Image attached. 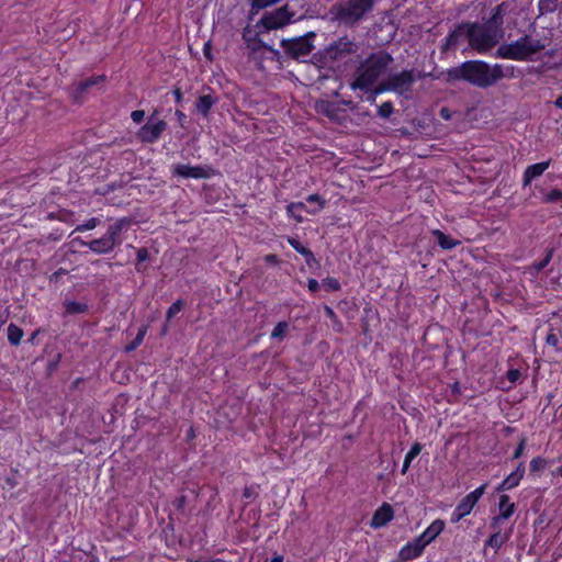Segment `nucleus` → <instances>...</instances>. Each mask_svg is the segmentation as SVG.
I'll list each match as a JSON object with an SVG mask.
<instances>
[{
    "instance_id": "obj_27",
    "label": "nucleus",
    "mask_w": 562,
    "mask_h": 562,
    "mask_svg": "<svg viewBox=\"0 0 562 562\" xmlns=\"http://www.w3.org/2000/svg\"><path fill=\"white\" fill-rule=\"evenodd\" d=\"M65 311L68 314H81L88 308L87 304L77 301H66L64 303Z\"/></svg>"
},
{
    "instance_id": "obj_13",
    "label": "nucleus",
    "mask_w": 562,
    "mask_h": 562,
    "mask_svg": "<svg viewBox=\"0 0 562 562\" xmlns=\"http://www.w3.org/2000/svg\"><path fill=\"white\" fill-rule=\"evenodd\" d=\"M445 526L442 519H436L417 538L426 548L443 531Z\"/></svg>"
},
{
    "instance_id": "obj_54",
    "label": "nucleus",
    "mask_w": 562,
    "mask_h": 562,
    "mask_svg": "<svg viewBox=\"0 0 562 562\" xmlns=\"http://www.w3.org/2000/svg\"><path fill=\"white\" fill-rule=\"evenodd\" d=\"M203 50H204L205 56H207V57H209V53H210V50H211V44H210V42H206V43L204 44Z\"/></svg>"
},
{
    "instance_id": "obj_56",
    "label": "nucleus",
    "mask_w": 562,
    "mask_h": 562,
    "mask_svg": "<svg viewBox=\"0 0 562 562\" xmlns=\"http://www.w3.org/2000/svg\"><path fill=\"white\" fill-rule=\"evenodd\" d=\"M193 562H225L221 559H212V560H195Z\"/></svg>"
},
{
    "instance_id": "obj_44",
    "label": "nucleus",
    "mask_w": 562,
    "mask_h": 562,
    "mask_svg": "<svg viewBox=\"0 0 562 562\" xmlns=\"http://www.w3.org/2000/svg\"><path fill=\"white\" fill-rule=\"evenodd\" d=\"M551 260V255H547L544 259H542L540 262H537L533 265V268L537 272L541 271L544 267L548 266V263Z\"/></svg>"
},
{
    "instance_id": "obj_16",
    "label": "nucleus",
    "mask_w": 562,
    "mask_h": 562,
    "mask_svg": "<svg viewBox=\"0 0 562 562\" xmlns=\"http://www.w3.org/2000/svg\"><path fill=\"white\" fill-rule=\"evenodd\" d=\"M525 474L524 463H519L517 469L505 477V480L496 487V492L512 490L519 485Z\"/></svg>"
},
{
    "instance_id": "obj_20",
    "label": "nucleus",
    "mask_w": 562,
    "mask_h": 562,
    "mask_svg": "<svg viewBox=\"0 0 562 562\" xmlns=\"http://www.w3.org/2000/svg\"><path fill=\"white\" fill-rule=\"evenodd\" d=\"M130 225V221L126 218H121L111 225L105 234L106 237H110L115 246L117 238L123 229L127 228Z\"/></svg>"
},
{
    "instance_id": "obj_46",
    "label": "nucleus",
    "mask_w": 562,
    "mask_h": 562,
    "mask_svg": "<svg viewBox=\"0 0 562 562\" xmlns=\"http://www.w3.org/2000/svg\"><path fill=\"white\" fill-rule=\"evenodd\" d=\"M465 515L461 510H459L458 507L454 508V510L451 514V522H459L462 518H464Z\"/></svg>"
},
{
    "instance_id": "obj_12",
    "label": "nucleus",
    "mask_w": 562,
    "mask_h": 562,
    "mask_svg": "<svg viewBox=\"0 0 562 562\" xmlns=\"http://www.w3.org/2000/svg\"><path fill=\"white\" fill-rule=\"evenodd\" d=\"M394 518L393 507L389 503H383L373 514L370 526L374 529L386 526Z\"/></svg>"
},
{
    "instance_id": "obj_40",
    "label": "nucleus",
    "mask_w": 562,
    "mask_h": 562,
    "mask_svg": "<svg viewBox=\"0 0 562 562\" xmlns=\"http://www.w3.org/2000/svg\"><path fill=\"white\" fill-rule=\"evenodd\" d=\"M97 225H98V220L93 217V218L88 220L86 223L79 225L77 227V231H80V232L90 231V229L95 228Z\"/></svg>"
},
{
    "instance_id": "obj_59",
    "label": "nucleus",
    "mask_w": 562,
    "mask_h": 562,
    "mask_svg": "<svg viewBox=\"0 0 562 562\" xmlns=\"http://www.w3.org/2000/svg\"><path fill=\"white\" fill-rule=\"evenodd\" d=\"M555 474L562 476V464L555 470Z\"/></svg>"
},
{
    "instance_id": "obj_48",
    "label": "nucleus",
    "mask_w": 562,
    "mask_h": 562,
    "mask_svg": "<svg viewBox=\"0 0 562 562\" xmlns=\"http://www.w3.org/2000/svg\"><path fill=\"white\" fill-rule=\"evenodd\" d=\"M147 258H148V251L146 248H140L137 250L138 261H145Z\"/></svg>"
},
{
    "instance_id": "obj_18",
    "label": "nucleus",
    "mask_w": 562,
    "mask_h": 562,
    "mask_svg": "<svg viewBox=\"0 0 562 562\" xmlns=\"http://www.w3.org/2000/svg\"><path fill=\"white\" fill-rule=\"evenodd\" d=\"M313 49V45L308 37H301L291 43L289 46L290 53L295 57L307 56Z\"/></svg>"
},
{
    "instance_id": "obj_28",
    "label": "nucleus",
    "mask_w": 562,
    "mask_h": 562,
    "mask_svg": "<svg viewBox=\"0 0 562 562\" xmlns=\"http://www.w3.org/2000/svg\"><path fill=\"white\" fill-rule=\"evenodd\" d=\"M289 330V323L279 322L271 331V339L273 340H283Z\"/></svg>"
},
{
    "instance_id": "obj_15",
    "label": "nucleus",
    "mask_w": 562,
    "mask_h": 562,
    "mask_svg": "<svg viewBox=\"0 0 562 562\" xmlns=\"http://www.w3.org/2000/svg\"><path fill=\"white\" fill-rule=\"evenodd\" d=\"M516 509L515 503L510 502V498L508 495L503 494L499 497L498 502V516L494 517L492 520V525H495L499 522L501 520H507Z\"/></svg>"
},
{
    "instance_id": "obj_60",
    "label": "nucleus",
    "mask_w": 562,
    "mask_h": 562,
    "mask_svg": "<svg viewBox=\"0 0 562 562\" xmlns=\"http://www.w3.org/2000/svg\"><path fill=\"white\" fill-rule=\"evenodd\" d=\"M413 460L414 459L408 458L407 456H405L404 462H407L408 464H411Z\"/></svg>"
},
{
    "instance_id": "obj_53",
    "label": "nucleus",
    "mask_w": 562,
    "mask_h": 562,
    "mask_svg": "<svg viewBox=\"0 0 562 562\" xmlns=\"http://www.w3.org/2000/svg\"><path fill=\"white\" fill-rule=\"evenodd\" d=\"M97 82V79L87 80L82 83V89H87L89 86L94 85Z\"/></svg>"
},
{
    "instance_id": "obj_45",
    "label": "nucleus",
    "mask_w": 562,
    "mask_h": 562,
    "mask_svg": "<svg viewBox=\"0 0 562 562\" xmlns=\"http://www.w3.org/2000/svg\"><path fill=\"white\" fill-rule=\"evenodd\" d=\"M525 447H526V440L521 439L519 445L517 446L515 452H514L513 458L514 459L520 458L522 456V453H524Z\"/></svg>"
},
{
    "instance_id": "obj_17",
    "label": "nucleus",
    "mask_w": 562,
    "mask_h": 562,
    "mask_svg": "<svg viewBox=\"0 0 562 562\" xmlns=\"http://www.w3.org/2000/svg\"><path fill=\"white\" fill-rule=\"evenodd\" d=\"M550 164L551 160H547L528 166L524 172V186L530 184L533 179L540 177L550 167Z\"/></svg>"
},
{
    "instance_id": "obj_43",
    "label": "nucleus",
    "mask_w": 562,
    "mask_h": 562,
    "mask_svg": "<svg viewBox=\"0 0 562 562\" xmlns=\"http://www.w3.org/2000/svg\"><path fill=\"white\" fill-rule=\"evenodd\" d=\"M145 117V112L143 110H136V111H133L132 114H131V119L133 120V122L135 123H140Z\"/></svg>"
},
{
    "instance_id": "obj_11",
    "label": "nucleus",
    "mask_w": 562,
    "mask_h": 562,
    "mask_svg": "<svg viewBox=\"0 0 562 562\" xmlns=\"http://www.w3.org/2000/svg\"><path fill=\"white\" fill-rule=\"evenodd\" d=\"M487 484L484 483L474 491L467 494L456 506L463 513V515L468 516L471 514L477 502L484 495Z\"/></svg>"
},
{
    "instance_id": "obj_2",
    "label": "nucleus",
    "mask_w": 562,
    "mask_h": 562,
    "mask_svg": "<svg viewBox=\"0 0 562 562\" xmlns=\"http://www.w3.org/2000/svg\"><path fill=\"white\" fill-rule=\"evenodd\" d=\"M450 80H464L480 88L495 85L504 77L502 66L482 60H468L447 70Z\"/></svg>"
},
{
    "instance_id": "obj_34",
    "label": "nucleus",
    "mask_w": 562,
    "mask_h": 562,
    "mask_svg": "<svg viewBox=\"0 0 562 562\" xmlns=\"http://www.w3.org/2000/svg\"><path fill=\"white\" fill-rule=\"evenodd\" d=\"M547 465V461L540 457L538 458H533L531 461H530V470L532 472H538V471H541L542 469H544Z\"/></svg>"
},
{
    "instance_id": "obj_36",
    "label": "nucleus",
    "mask_w": 562,
    "mask_h": 562,
    "mask_svg": "<svg viewBox=\"0 0 562 562\" xmlns=\"http://www.w3.org/2000/svg\"><path fill=\"white\" fill-rule=\"evenodd\" d=\"M562 199V191L554 189L547 193L543 198L544 202L553 203Z\"/></svg>"
},
{
    "instance_id": "obj_61",
    "label": "nucleus",
    "mask_w": 562,
    "mask_h": 562,
    "mask_svg": "<svg viewBox=\"0 0 562 562\" xmlns=\"http://www.w3.org/2000/svg\"><path fill=\"white\" fill-rule=\"evenodd\" d=\"M326 312H327L328 315H333L334 314L333 310L329 308V307H326Z\"/></svg>"
},
{
    "instance_id": "obj_31",
    "label": "nucleus",
    "mask_w": 562,
    "mask_h": 562,
    "mask_svg": "<svg viewBox=\"0 0 562 562\" xmlns=\"http://www.w3.org/2000/svg\"><path fill=\"white\" fill-rule=\"evenodd\" d=\"M306 201L310 202V203L317 204L316 207L307 210V212L312 213V214L317 213L318 211H321L325 206V200L321 195H318V194H311V195H308Z\"/></svg>"
},
{
    "instance_id": "obj_37",
    "label": "nucleus",
    "mask_w": 562,
    "mask_h": 562,
    "mask_svg": "<svg viewBox=\"0 0 562 562\" xmlns=\"http://www.w3.org/2000/svg\"><path fill=\"white\" fill-rule=\"evenodd\" d=\"M393 112V106L390 102L381 104L378 109V113L382 117H389Z\"/></svg>"
},
{
    "instance_id": "obj_55",
    "label": "nucleus",
    "mask_w": 562,
    "mask_h": 562,
    "mask_svg": "<svg viewBox=\"0 0 562 562\" xmlns=\"http://www.w3.org/2000/svg\"><path fill=\"white\" fill-rule=\"evenodd\" d=\"M270 562H283V557L280 554H276Z\"/></svg>"
},
{
    "instance_id": "obj_30",
    "label": "nucleus",
    "mask_w": 562,
    "mask_h": 562,
    "mask_svg": "<svg viewBox=\"0 0 562 562\" xmlns=\"http://www.w3.org/2000/svg\"><path fill=\"white\" fill-rule=\"evenodd\" d=\"M146 334H147V326H142L138 330V334L134 338V340L128 346H126V348H125L126 351L131 352V351L135 350L143 342Z\"/></svg>"
},
{
    "instance_id": "obj_23",
    "label": "nucleus",
    "mask_w": 562,
    "mask_h": 562,
    "mask_svg": "<svg viewBox=\"0 0 562 562\" xmlns=\"http://www.w3.org/2000/svg\"><path fill=\"white\" fill-rule=\"evenodd\" d=\"M432 234L437 237L438 244L442 249H451L458 245V241L438 229H435Z\"/></svg>"
},
{
    "instance_id": "obj_22",
    "label": "nucleus",
    "mask_w": 562,
    "mask_h": 562,
    "mask_svg": "<svg viewBox=\"0 0 562 562\" xmlns=\"http://www.w3.org/2000/svg\"><path fill=\"white\" fill-rule=\"evenodd\" d=\"M289 244L302 256H304L307 263H311L312 260H314L313 252L305 248L297 239L295 238H288Z\"/></svg>"
},
{
    "instance_id": "obj_24",
    "label": "nucleus",
    "mask_w": 562,
    "mask_h": 562,
    "mask_svg": "<svg viewBox=\"0 0 562 562\" xmlns=\"http://www.w3.org/2000/svg\"><path fill=\"white\" fill-rule=\"evenodd\" d=\"M561 7V0H539L538 2V8L541 14L553 12Z\"/></svg>"
},
{
    "instance_id": "obj_51",
    "label": "nucleus",
    "mask_w": 562,
    "mask_h": 562,
    "mask_svg": "<svg viewBox=\"0 0 562 562\" xmlns=\"http://www.w3.org/2000/svg\"><path fill=\"white\" fill-rule=\"evenodd\" d=\"M173 95H175L176 102L180 103L182 101V93L179 89H176L173 91Z\"/></svg>"
},
{
    "instance_id": "obj_19",
    "label": "nucleus",
    "mask_w": 562,
    "mask_h": 562,
    "mask_svg": "<svg viewBox=\"0 0 562 562\" xmlns=\"http://www.w3.org/2000/svg\"><path fill=\"white\" fill-rule=\"evenodd\" d=\"M88 247L90 248L91 251H93L95 254H108L114 248V245L110 237H106L105 235H103L102 237H100L98 239L91 240L88 244Z\"/></svg>"
},
{
    "instance_id": "obj_35",
    "label": "nucleus",
    "mask_w": 562,
    "mask_h": 562,
    "mask_svg": "<svg viewBox=\"0 0 562 562\" xmlns=\"http://www.w3.org/2000/svg\"><path fill=\"white\" fill-rule=\"evenodd\" d=\"M361 91L366 94V100L371 103L375 102L376 95L384 92V91H379V85L374 89H372V87H369L368 91H366V90H361Z\"/></svg>"
},
{
    "instance_id": "obj_58",
    "label": "nucleus",
    "mask_w": 562,
    "mask_h": 562,
    "mask_svg": "<svg viewBox=\"0 0 562 562\" xmlns=\"http://www.w3.org/2000/svg\"><path fill=\"white\" fill-rule=\"evenodd\" d=\"M411 464H408L407 462H403V467H402V473L405 474L407 472V470L409 469Z\"/></svg>"
},
{
    "instance_id": "obj_6",
    "label": "nucleus",
    "mask_w": 562,
    "mask_h": 562,
    "mask_svg": "<svg viewBox=\"0 0 562 562\" xmlns=\"http://www.w3.org/2000/svg\"><path fill=\"white\" fill-rule=\"evenodd\" d=\"M415 79L412 71L390 76L385 81L379 83V91H393L401 95H406L412 90Z\"/></svg>"
},
{
    "instance_id": "obj_14",
    "label": "nucleus",
    "mask_w": 562,
    "mask_h": 562,
    "mask_svg": "<svg viewBox=\"0 0 562 562\" xmlns=\"http://www.w3.org/2000/svg\"><path fill=\"white\" fill-rule=\"evenodd\" d=\"M424 549V544L418 540V538H415L401 548L398 557L402 561L414 560L422 555Z\"/></svg>"
},
{
    "instance_id": "obj_42",
    "label": "nucleus",
    "mask_w": 562,
    "mask_h": 562,
    "mask_svg": "<svg viewBox=\"0 0 562 562\" xmlns=\"http://www.w3.org/2000/svg\"><path fill=\"white\" fill-rule=\"evenodd\" d=\"M277 1L278 0H252V7L262 9V8H266L268 5L276 3Z\"/></svg>"
},
{
    "instance_id": "obj_25",
    "label": "nucleus",
    "mask_w": 562,
    "mask_h": 562,
    "mask_svg": "<svg viewBox=\"0 0 562 562\" xmlns=\"http://www.w3.org/2000/svg\"><path fill=\"white\" fill-rule=\"evenodd\" d=\"M306 209L303 202L291 203L286 207L289 216L294 217L297 222H302V212Z\"/></svg>"
},
{
    "instance_id": "obj_47",
    "label": "nucleus",
    "mask_w": 562,
    "mask_h": 562,
    "mask_svg": "<svg viewBox=\"0 0 562 562\" xmlns=\"http://www.w3.org/2000/svg\"><path fill=\"white\" fill-rule=\"evenodd\" d=\"M307 288L311 292H316L319 289V283L315 279H310L307 282Z\"/></svg>"
},
{
    "instance_id": "obj_52",
    "label": "nucleus",
    "mask_w": 562,
    "mask_h": 562,
    "mask_svg": "<svg viewBox=\"0 0 562 562\" xmlns=\"http://www.w3.org/2000/svg\"><path fill=\"white\" fill-rule=\"evenodd\" d=\"M440 116L445 120H449L450 119V113H449V110L443 108L440 110Z\"/></svg>"
},
{
    "instance_id": "obj_1",
    "label": "nucleus",
    "mask_w": 562,
    "mask_h": 562,
    "mask_svg": "<svg viewBox=\"0 0 562 562\" xmlns=\"http://www.w3.org/2000/svg\"><path fill=\"white\" fill-rule=\"evenodd\" d=\"M503 5H497L486 23H462L447 37L446 49L468 42L479 54L490 52L503 37Z\"/></svg>"
},
{
    "instance_id": "obj_62",
    "label": "nucleus",
    "mask_w": 562,
    "mask_h": 562,
    "mask_svg": "<svg viewBox=\"0 0 562 562\" xmlns=\"http://www.w3.org/2000/svg\"><path fill=\"white\" fill-rule=\"evenodd\" d=\"M178 117H181L183 114L181 112H177Z\"/></svg>"
},
{
    "instance_id": "obj_38",
    "label": "nucleus",
    "mask_w": 562,
    "mask_h": 562,
    "mask_svg": "<svg viewBox=\"0 0 562 562\" xmlns=\"http://www.w3.org/2000/svg\"><path fill=\"white\" fill-rule=\"evenodd\" d=\"M546 341L549 346H552L555 349L560 348V338L559 335L551 331L547 335Z\"/></svg>"
},
{
    "instance_id": "obj_50",
    "label": "nucleus",
    "mask_w": 562,
    "mask_h": 562,
    "mask_svg": "<svg viewBox=\"0 0 562 562\" xmlns=\"http://www.w3.org/2000/svg\"><path fill=\"white\" fill-rule=\"evenodd\" d=\"M5 483L10 488H14L18 485V482L13 476L7 477Z\"/></svg>"
},
{
    "instance_id": "obj_32",
    "label": "nucleus",
    "mask_w": 562,
    "mask_h": 562,
    "mask_svg": "<svg viewBox=\"0 0 562 562\" xmlns=\"http://www.w3.org/2000/svg\"><path fill=\"white\" fill-rule=\"evenodd\" d=\"M322 285L326 291H337L340 288V283L335 278H326L323 280Z\"/></svg>"
},
{
    "instance_id": "obj_4",
    "label": "nucleus",
    "mask_w": 562,
    "mask_h": 562,
    "mask_svg": "<svg viewBox=\"0 0 562 562\" xmlns=\"http://www.w3.org/2000/svg\"><path fill=\"white\" fill-rule=\"evenodd\" d=\"M543 47L544 45L541 44L540 41L527 35L510 44L499 46L497 49V56L513 60H525L541 50Z\"/></svg>"
},
{
    "instance_id": "obj_9",
    "label": "nucleus",
    "mask_w": 562,
    "mask_h": 562,
    "mask_svg": "<svg viewBox=\"0 0 562 562\" xmlns=\"http://www.w3.org/2000/svg\"><path fill=\"white\" fill-rule=\"evenodd\" d=\"M292 14H290L286 8H281L274 12L266 14L261 19L262 25L268 30H276L284 26L291 22Z\"/></svg>"
},
{
    "instance_id": "obj_63",
    "label": "nucleus",
    "mask_w": 562,
    "mask_h": 562,
    "mask_svg": "<svg viewBox=\"0 0 562 562\" xmlns=\"http://www.w3.org/2000/svg\"><path fill=\"white\" fill-rule=\"evenodd\" d=\"M561 2H562V0H561Z\"/></svg>"
},
{
    "instance_id": "obj_21",
    "label": "nucleus",
    "mask_w": 562,
    "mask_h": 562,
    "mask_svg": "<svg viewBox=\"0 0 562 562\" xmlns=\"http://www.w3.org/2000/svg\"><path fill=\"white\" fill-rule=\"evenodd\" d=\"M215 101L211 95H201L196 101V110L203 116H207L210 110L214 105Z\"/></svg>"
},
{
    "instance_id": "obj_3",
    "label": "nucleus",
    "mask_w": 562,
    "mask_h": 562,
    "mask_svg": "<svg viewBox=\"0 0 562 562\" xmlns=\"http://www.w3.org/2000/svg\"><path fill=\"white\" fill-rule=\"evenodd\" d=\"M393 58L385 52L372 54L359 68L355 81L351 83L353 90H369L375 81L387 70Z\"/></svg>"
},
{
    "instance_id": "obj_26",
    "label": "nucleus",
    "mask_w": 562,
    "mask_h": 562,
    "mask_svg": "<svg viewBox=\"0 0 562 562\" xmlns=\"http://www.w3.org/2000/svg\"><path fill=\"white\" fill-rule=\"evenodd\" d=\"M23 337V330L14 324L8 326V340L11 345L18 346Z\"/></svg>"
},
{
    "instance_id": "obj_33",
    "label": "nucleus",
    "mask_w": 562,
    "mask_h": 562,
    "mask_svg": "<svg viewBox=\"0 0 562 562\" xmlns=\"http://www.w3.org/2000/svg\"><path fill=\"white\" fill-rule=\"evenodd\" d=\"M182 307L183 303L181 300H178L175 303H172L167 311V318L171 319L172 317H175L182 310Z\"/></svg>"
},
{
    "instance_id": "obj_5",
    "label": "nucleus",
    "mask_w": 562,
    "mask_h": 562,
    "mask_svg": "<svg viewBox=\"0 0 562 562\" xmlns=\"http://www.w3.org/2000/svg\"><path fill=\"white\" fill-rule=\"evenodd\" d=\"M372 5V0H341L334 7V14L340 22L353 24L361 20Z\"/></svg>"
},
{
    "instance_id": "obj_8",
    "label": "nucleus",
    "mask_w": 562,
    "mask_h": 562,
    "mask_svg": "<svg viewBox=\"0 0 562 562\" xmlns=\"http://www.w3.org/2000/svg\"><path fill=\"white\" fill-rule=\"evenodd\" d=\"M166 126L165 121L151 115L147 123L139 128L137 135L142 142L154 143L160 137Z\"/></svg>"
},
{
    "instance_id": "obj_39",
    "label": "nucleus",
    "mask_w": 562,
    "mask_h": 562,
    "mask_svg": "<svg viewBox=\"0 0 562 562\" xmlns=\"http://www.w3.org/2000/svg\"><path fill=\"white\" fill-rule=\"evenodd\" d=\"M521 373L518 369H510L507 371V380L509 381L510 385L507 387V389H510L513 384H515L519 378H520Z\"/></svg>"
},
{
    "instance_id": "obj_7",
    "label": "nucleus",
    "mask_w": 562,
    "mask_h": 562,
    "mask_svg": "<svg viewBox=\"0 0 562 562\" xmlns=\"http://www.w3.org/2000/svg\"><path fill=\"white\" fill-rule=\"evenodd\" d=\"M357 44L347 36L338 38L325 49V57L331 60L342 59L347 55L356 53Z\"/></svg>"
},
{
    "instance_id": "obj_41",
    "label": "nucleus",
    "mask_w": 562,
    "mask_h": 562,
    "mask_svg": "<svg viewBox=\"0 0 562 562\" xmlns=\"http://www.w3.org/2000/svg\"><path fill=\"white\" fill-rule=\"evenodd\" d=\"M422 445L419 442L414 443L409 451L406 453L408 458L415 459L422 451Z\"/></svg>"
},
{
    "instance_id": "obj_49",
    "label": "nucleus",
    "mask_w": 562,
    "mask_h": 562,
    "mask_svg": "<svg viewBox=\"0 0 562 562\" xmlns=\"http://www.w3.org/2000/svg\"><path fill=\"white\" fill-rule=\"evenodd\" d=\"M263 260L270 265H277L279 262L276 255H267V256H265Z\"/></svg>"
},
{
    "instance_id": "obj_10",
    "label": "nucleus",
    "mask_w": 562,
    "mask_h": 562,
    "mask_svg": "<svg viewBox=\"0 0 562 562\" xmlns=\"http://www.w3.org/2000/svg\"><path fill=\"white\" fill-rule=\"evenodd\" d=\"M172 175L181 178L204 179L210 177V170L200 166L177 164L172 166Z\"/></svg>"
},
{
    "instance_id": "obj_29",
    "label": "nucleus",
    "mask_w": 562,
    "mask_h": 562,
    "mask_svg": "<svg viewBox=\"0 0 562 562\" xmlns=\"http://www.w3.org/2000/svg\"><path fill=\"white\" fill-rule=\"evenodd\" d=\"M507 539L508 537L506 535H502L497 531L488 538L486 544L495 550H498L507 541Z\"/></svg>"
},
{
    "instance_id": "obj_57",
    "label": "nucleus",
    "mask_w": 562,
    "mask_h": 562,
    "mask_svg": "<svg viewBox=\"0 0 562 562\" xmlns=\"http://www.w3.org/2000/svg\"><path fill=\"white\" fill-rule=\"evenodd\" d=\"M554 104H555L559 109H561V110H562V95H560V97L555 100Z\"/></svg>"
}]
</instances>
